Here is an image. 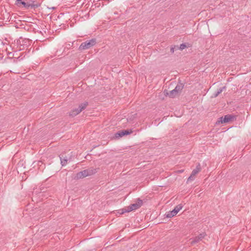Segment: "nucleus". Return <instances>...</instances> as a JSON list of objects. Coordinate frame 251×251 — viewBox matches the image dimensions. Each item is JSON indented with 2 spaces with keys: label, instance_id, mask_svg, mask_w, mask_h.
<instances>
[{
  "label": "nucleus",
  "instance_id": "obj_1",
  "mask_svg": "<svg viewBox=\"0 0 251 251\" xmlns=\"http://www.w3.org/2000/svg\"><path fill=\"white\" fill-rule=\"evenodd\" d=\"M97 43L96 39L95 38L89 40H87L84 42H83L81 44L80 46L79 47V50H82L87 49H89L94 46H95Z\"/></svg>",
  "mask_w": 251,
  "mask_h": 251
},
{
  "label": "nucleus",
  "instance_id": "obj_2",
  "mask_svg": "<svg viewBox=\"0 0 251 251\" xmlns=\"http://www.w3.org/2000/svg\"><path fill=\"white\" fill-rule=\"evenodd\" d=\"M96 172V169H86L76 174V177L77 178H82L87 176L93 175L95 174Z\"/></svg>",
  "mask_w": 251,
  "mask_h": 251
},
{
  "label": "nucleus",
  "instance_id": "obj_3",
  "mask_svg": "<svg viewBox=\"0 0 251 251\" xmlns=\"http://www.w3.org/2000/svg\"><path fill=\"white\" fill-rule=\"evenodd\" d=\"M234 116L231 115H226L223 117L219 118L218 120L216 122V124H220L223 123H227L234 119Z\"/></svg>",
  "mask_w": 251,
  "mask_h": 251
},
{
  "label": "nucleus",
  "instance_id": "obj_4",
  "mask_svg": "<svg viewBox=\"0 0 251 251\" xmlns=\"http://www.w3.org/2000/svg\"><path fill=\"white\" fill-rule=\"evenodd\" d=\"M133 131L132 129L126 130H121L118 131L115 134L114 137L115 138H119L125 135H129L130 134L133 133Z\"/></svg>",
  "mask_w": 251,
  "mask_h": 251
},
{
  "label": "nucleus",
  "instance_id": "obj_5",
  "mask_svg": "<svg viewBox=\"0 0 251 251\" xmlns=\"http://www.w3.org/2000/svg\"><path fill=\"white\" fill-rule=\"evenodd\" d=\"M182 207L183 206L181 204L176 205L172 211H169L166 214V217L172 218L176 215L177 213L182 209Z\"/></svg>",
  "mask_w": 251,
  "mask_h": 251
},
{
  "label": "nucleus",
  "instance_id": "obj_6",
  "mask_svg": "<svg viewBox=\"0 0 251 251\" xmlns=\"http://www.w3.org/2000/svg\"><path fill=\"white\" fill-rule=\"evenodd\" d=\"M27 9H28L30 7L31 8L35 9L41 6V3L39 2H37L34 0H29L27 2Z\"/></svg>",
  "mask_w": 251,
  "mask_h": 251
},
{
  "label": "nucleus",
  "instance_id": "obj_7",
  "mask_svg": "<svg viewBox=\"0 0 251 251\" xmlns=\"http://www.w3.org/2000/svg\"><path fill=\"white\" fill-rule=\"evenodd\" d=\"M206 233L205 232H202L200 233L198 236H196L193 240L191 241V244H194L197 243H198L199 241H201L204 237L206 236Z\"/></svg>",
  "mask_w": 251,
  "mask_h": 251
},
{
  "label": "nucleus",
  "instance_id": "obj_8",
  "mask_svg": "<svg viewBox=\"0 0 251 251\" xmlns=\"http://www.w3.org/2000/svg\"><path fill=\"white\" fill-rule=\"evenodd\" d=\"M62 166H65L67 164L68 158L64 153H62L59 155Z\"/></svg>",
  "mask_w": 251,
  "mask_h": 251
},
{
  "label": "nucleus",
  "instance_id": "obj_9",
  "mask_svg": "<svg viewBox=\"0 0 251 251\" xmlns=\"http://www.w3.org/2000/svg\"><path fill=\"white\" fill-rule=\"evenodd\" d=\"M15 4L18 6H20L21 5H23V6L26 9H27V2L24 1L22 0H16Z\"/></svg>",
  "mask_w": 251,
  "mask_h": 251
},
{
  "label": "nucleus",
  "instance_id": "obj_10",
  "mask_svg": "<svg viewBox=\"0 0 251 251\" xmlns=\"http://www.w3.org/2000/svg\"><path fill=\"white\" fill-rule=\"evenodd\" d=\"M82 110H80L79 107L77 108L74 109L70 112V115L72 116H75L80 113Z\"/></svg>",
  "mask_w": 251,
  "mask_h": 251
},
{
  "label": "nucleus",
  "instance_id": "obj_11",
  "mask_svg": "<svg viewBox=\"0 0 251 251\" xmlns=\"http://www.w3.org/2000/svg\"><path fill=\"white\" fill-rule=\"evenodd\" d=\"M139 208L138 206V204L136 203L131 204L129 206L127 207V210L128 212H130L132 210H134Z\"/></svg>",
  "mask_w": 251,
  "mask_h": 251
},
{
  "label": "nucleus",
  "instance_id": "obj_12",
  "mask_svg": "<svg viewBox=\"0 0 251 251\" xmlns=\"http://www.w3.org/2000/svg\"><path fill=\"white\" fill-rule=\"evenodd\" d=\"M184 87V84L180 82L177 84L176 88L174 89L177 93L180 92Z\"/></svg>",
  "mask_w": 251,
  "mask_h": 251
},
{
  "label": "nucleus",
  "instance_id": "obj_13",
  "mask_svg": "<svg viewBox=\"0 0 251 251\" xmlns=\"http://www.w3.org/2000/svg\"><path fill=\"white\" fill-rule=\"evenodd\" d=\"M226 89V86H223L219 89H218L217 91L215 92L213 95L212 97L213 98H216L220 94H221L223 90H225Z\"/></svg>",
  "mask_w": 251,
  "mask_h": 251
},
{
  "label": "nucleus",
  "instance_id": "obj_14",
  "mask_svg": "<svg viewBox=\"0 0 251 251\" xmlns=\"http://www.w3.org/2000/svg\"><path fill=\"white\" fill-rule=\"evenodd\" d=\"M201 170V167L200 163H199L197 166L196 169H194L192 172V174L193 175H197L200 171Z\"/></svg>",
  "mask_w": 251,
  "mask_h": 251
},
{
  "label": "nucleus",
  "instance_id": "obj_15",
  "mask_svg": "<svg viewBox=\"0 0 251 251\" xmlns=\"http://www.w3.org/2000/svg\"><path fill=\"white\" fill-rule=\"evenodd\" d=\"M177 92L174 89L172 91H170L169 93H167V95L169 96L171 98H174L177 95Z\"/></svg>",
  "mask_w": 251,
  "mask_h": 251
},
{
  "label": "nucleus",
  "instance_id": "obj_16",
  "mask_svg": "<svg viewBox=\"0 0 251 251\" xmlns=\"http://www.w3.org/2000/svg\"><path fill=\"white\" fill-rule=\"evenodd\" d=\"M88 105V102L87 101H85L83 103H81L78 106L79 108H80V110H83L86 108V107Z\"/></svg>",
  "mask_w": 251,
  "mask_h": 251
},
{
  "label": "nucleus",
  "instance_id": "obj_17",
  "mask_svg": "<svg viewBox=\"0 0 251 251\" xmlns=\"http://www.w3.org/2000/svg\"><path fill=\"white\" fill-rule=\"evenodd\" d=\"M126 212H128V211L127 210V207H126L125 208H123V209H119L118 211V213L120 215H122V214H124Z\"/></svg>",
  "mask_w": 251,
  "mask_h": 251
},
{
  "label": "nucleus",
  "instance_id": "obj_18",
  "mask_svg": "<svg viewBox=\"0 0 251 251\" xmlns=\"http://www.w3.org/2000/svg\"><path fill=\"white\" fill-rule=\"evenodd\" d=\"M135 203L138 204V207L140 208L143 204L142 200H140V199H138Z\"/></svg>",
  "mask_w": 251,
  "mask_h": 251
},
{
  "label": "nucleus",
  "instance_id": "obj_19",
  "mask_svg": "<svg viewBox=\"0 0 251 251\" xmlns=\"http://www.w3.org/2000/svg\"><path fill=\"white\" fill-rule=\"evenodd\" d=\"M185 48H186V45L185 43H182L181 44L179 47V49L181 50H184Z\"/></svg>",
  "mask_w": 251,
  "mask_h": 251
},
{
  "label": "nucleus",
  "instance_id": "obj_20",
  "mask_svg": "<svg viewBox=\"0 0 251 251\" xmlns=\"http://www.w3.org/2000/svg\"><path fill=\"white\" fill-rule=\"evenodd\" d=\"M195 176V175H193L191 173L190 176L188 177V178L187 179V182L189 181H190V180H194Z\"/></svg>",
  "mask_w": 251,
  "mask_h": 251
},
{
  "label": "nucleus",
  "instance_id": "obj_21",
  "mask_svg": "<svg viewBox=\"0 0 251 251\" xmlns=\"http://www.w3.org/2000/svg\"><path fill=\"white\" fill-rule=\"evenodd\" d=\"M175 49V47H171V49H170V51H171L172 53H173L174 52Z\"/></svg>",
  "mask_w": 251,
  "mask_h": 251
},
{
  "label": "nucleus",
  "instance_id": "obj_22",
  "mask_svg": "<svg viewBox=\"0 0 251 251\" xmlns=\"http://www.w3.org/2000/svg\"><path fill=\"white\" fill-rule=\"evenodd\" d=\"M47 8L49 9H52V10H55L56 9V7H50L49 6H47Z\"/></svg>",
  "mask_w": 251,
  "mask_h": 251
},
{
  "label": "nucleus",
  "instance_id": "obj_23",
  "mask_svg": "<svg viewBox=\"0 0 251 251\" xmlns=\"http://www.w3.org/2000/svg\"><path fill=\"white\" fill-rule=\"evenodd\" d=\"M174 47H175L176 50H179V47L178 46H175Z\"/></svg>",
  "mask_w": 251,
  "mask_h": 251
}]
</instances>
